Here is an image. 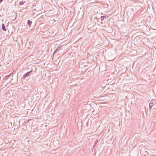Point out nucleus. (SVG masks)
<instances>
[{
  "mask_svg": "<svg viewBox=\"0 0 156 156\" xmlns=\"http://www.w3.org/2000/svg\"><path fill=\"white\" fill-rule=\"evenodd\" d=\"M32 71V70H31L30 71L27 72L23 76L22 79L23 80H25L27 77L28 76L30 75V74Z\"/></svg>",
  "mask_w": 156,
  "mask_h": 156,
  "instance_id": "f257e3e1",
  "label": "nucleus"
},
{
  "mask_svg": "<svg viewBox=\"0 0 156 156\" xmlns=\"http://www.w3.org/2000/svg\"><path fill=\"white\" fill-rule=\"evenodd\" d=\"M62 46H59L56 49L54 52L53 53V55L55 54L58 51L60 50L61 48H62Z\"/></svg>",
  "mask_w": 156,
  "mask_h": 156,
  "instance_id": "f03ea898",
  "label": "nucleus"
},
{
  "mask_svg": "<svg viewBox=\"0 0 156 156\" xmlns=\"http://www.w3.org/2000/svg\"><path fill=\"white\" fill-rule=\"evenodd\" d=\"M156 104L155 101L154 100H151V103L149 104H150L151 105H155Z\"/></svg>",
  "mask_w": 156,
  "mask_h": 156,
  "instance_id": "7ed1b4c3",
  "label": "nucleus"
},
{
  "mask_svg": "<svg viewBox=\"0 0 156 156\" xmlns=\"http://www.w3.org/2000/svg\"><path fill=\"white\" fill-rule=\"evenodd\" d=\"M2 29L5 31H6V30L5 27V25L4 23L2 24Z\"/></svg>",
  "mask_w": 156,
  "mask_h": 156,
  "instance_id": "20e7f679",
  "label": "nucleus"
},
{
  "mask_svg": "<svg viewBox=\"0 0 156 156\" xmlns=\"http://www.w3.org/2000/svg\"><path fill=\"white\" fill-rule=\"evenodd\" d=\"M11 74L9 75L6 76L4 77L3 79L4 80H7L11 76Z\"/></svg>",
  "mask_w": 156,
  "mask_h": 156,
  "instance_id": "39448f33",
  "label": "nucleus"
},
{
  "mask_svg": "<svg viewBox=\"0 0 156 156\" xmlns=\"http://www.w3.org/2000/svg\"><path fill=\"white\" fill-rule=\"evenodd\" d=\"M32 23V22L30 21L29 20H28L27 22V23L30 27L31 26Z\"/></svg>",
  "mask_w": 156,
  "mask_h": 156,
  "instance_id": "423d86ee",
  "label": "nucleus"
},
{
  "mask_svg": "<svg viewBox=\"0 0 156 156\" xmlns=\"http://www.w3.org/2000/svg\"><path fill=\"white\" fill-rule=\"evenodd\" d=\"M24 2L21 1L19 2V5H23L24 4Z\"/></svg>",
  "mask_w": 156,
  "mask_h": 156,
  "instance_id": "0eeeda50",
  "label": "nucleus"
},
{
  "mask_svg": "<svg viewBox=\"0 0 156 156\" xmlns=\"http://www.w3.org/2000/svg\"><path fill=\"white\" fill-rule=\"evenodd\" d=\"M105 17V16H101V20L102 21H103Z\"/></svg>",
  "mask_w": 156,
  "mask_h": 156,
  "instance_id": "6e6552de",
  "label": "nucleus"
},
{
  "mask_svg": "<svg viewBox=\"0 0 156 156\" xmlns=\"http://www.w3.org/2000/svg\"><path fill=\"white\" fill-rule=\"evenodd\" d=\"M140 38H142V37H137L136 38H135L134 40H137L138 39H140Z\"/></svg>",
  "mask_w": 156,
  "mask_h": 156,
  "instance_id": "1a4fd4ad",
  "label": "nucleus"
},
{
  "mask_svg": "<svg viewBox=\"0 0 156 156\" xmlns=\"http://www.w3.org/2000/svg\"><path fill=\"white\" fill-rule=\"evenodd\" d=\"M153 105H151L149 104V108H150V110H151V109L152 108V107H153Z\"/></svg>",
  "mask_w": 156,
  "mask_h": 156,
  "instance_id": "9d476101",
  "label": "nucleus"
},
{
  "mask_svg": "<svg viewBox=\"0 0 156 156\" xmlns=\"http://www.w3.org/2000/svg\"><path fill=\"white\" fill-rule=\"evenodd\" d=\"M3 0H0V3H1Z\"/></svg>",
  "mask_w": 156,
  "mask_h": 156,
  "instance_id": "9b49d317",
  "label": "nucleus"
},
{
  "mask_svg": "<svg viewBox=\"0 0 156 156\" xmlns=\"http://www.w3.org/2000/svg\"><path fill=\"white\" fill-rule=\"evenodd\" d=\"M152 156H156V155H153Z\"/></svg>",
  "mask_w": 156,
  "mask_h": 156,
  "instance_id": "f8f14e48",
  "label": "nucleus"
}]
</instances>
